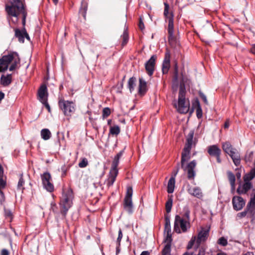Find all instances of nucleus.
<instances>
[{
    "label": "nucleus",
    "instance_id": "nucleus-2",
    "mask_svg": "<svg viewBox=\"0 0 255 255\" xmlns=\"http://www.w3.org/2000/svg\"><path fill=\"white\" fill-rule=\"evenodd\" d=\"M74 194L71 188L63 191L61 198L60 206V212L64 218L66 217L67 212L73 205Z\"/></svg>",
    "mask_w": 255,
    "mask_h": 255
},
{
    "label": "nucleus",
    "instance_id": "nucleus-24",
    "mask_svg": "<svg viewBox=\"0 0 255 255\" xmlns=\"http://www.w3.org/2000/svg\"><path fill=\"white\" fill-rule=\"evenodd\" d=\"M254 212L255 211L251 208L248 209V206L247 205L246 209L243 212L239 213L237 216L240 218H242L245 216H247L248 218H252L254 215Z\"/></svg>",
    "mask_w": 255,
    "mask_h": 255
},
{
    "label": "nucleus",
    "instance_id": "nucleus-48",
    "mask_svg": "<svg viewBox=\"0 0 255 255\" xmlns=\"http://www.w3.org/2000/svg\"><path fill=\"white\" fill-rule=\"evenodd\" d=\"M180 164L179 162H178L177 163V165L176 166V168L175 169H174L173 171H172V175H171V177L170 178H173V179H175V177L177 175V174H178V172H179V166H180Z\"/></svg>",
    "mask_w": 255,
    "mask_h": 255
},
{
    "label": "nucleus",
    "instance_id": "nucleus-57",
    "mask_svg": "<svg viewBox=\"0 0 255 255\" xmlns=\"http://www.w3.org/2000/svg\"><path fill=\"white\" fill-rule=\"evenodd\" d=\"M192 106L193 108L196 109L199 107H201L200 104V102L198 99H196L195 101L193 102Z\"/></svg>",
    "mask_w": 255,
    "mask_h": 255
},
{
    "label": "nucleus",
    "instance_id": "nucleus-49",
    "mask_svg": "<svg viewBox=\"0 0 255 255\" xmlns=\"http://www.w3.org/2000/svg\"><path fill=\"white\" fill-rule=\"evenodd\" d=\"M6 181L3 179V177H0V190H1L5 188Z\"/></svg>",
    "mask_w": 255,
    "mask_h": 255
},
{
    "label": "nucleus",
    "instance_id": "nucleus-30",
    "mask_svg": "<svg viewBox=\"0 0 255 255\" xmlns=\"http://www.w3.org/2000/svg\"><path fill=\"white\" fill-rule=\"evenodd\" d=\"M255 177V169H251L250 171L246 174L244 177V181L251 182V180Z\"/></svg>",
    "mask_w": 255,
    "mask_h": 255
},
{
    "label": "nucleus",
    "instance_id": "nucleus-64",
    "mask_svg": "<svg viewBox=\"0 0 255 255\" xmlns=\"http://www.w3.org/2000/svg\"><path fill=\"white\" fill-rule=\"evenodd\" d=\"M140 255H149L148 251H143Z\"/></svg>",
    "mask_w": 255,
    "mask_h": 255
},
{
    "label": "nucleus",
    "instance_id": "nucleus-1",
    "mask_svg": "<svg viewBox=\"0 0 255 255\" xmlns=\"http://www.w3.org/2000/svg\"><path fill=\"white\" fill-rule=\"evenodd\" d=\"M5 11L6 13L7 19L14 24H16L18 21V17L22 15V24L23 28L20 30L15 28V37L17 38L20 43L24 42V34L26 30L25 28L27 11L26 5L21 0H10L5 5Z\"/></svg>",
    "mask_w": 255,
    "mask_h": 255
},
{
    "label": "nucleus",
    "instance_id": "nucleus-23",
    "mask_svg": "<svg viewBox=\"0 0 255 255\" xmlns=\"http://www.w3.org/2000/svg\"><path fill=\"white\" fill-rule=\"evenodd\" d=\"M88 0H82L81 3V6L79 10V14L83 17L84 20L86 19V14L88 9Z\"/></svg>",
    "mask_w": 255,
    "mask_h": 255
},
{
    "label": "nucleus",
    "instance_id": "nucleus-43",
    "mask_svg": "<svg viewBox=\"0 0 255 255\" xmlns=\"http://www.w3.org/2000/svg\"><path fill=\"white\" fill-rule=\"evenodd\" d=\"M120 132V128L118 126L111 127L110 129V134L118 135Z\"/></svg>",
    "mask_w": 255,
    "mask_h": 255
},
{
    "label": "nucleus",
    "instance_id": "nucleus-8",
    "mask_svg": "<svg viewBox=\"0 0 255 255\" xmlns=\"http://www.w3.org/2000/svg\"><path fill=\"white\" fill-rule=\"evenodd\" d=\"M132 187H128L126 195L124 200V209L129 214H131L133 213V204L132 202Z\"/></svg>",
    "mask_w": 255,
    "mask_h": 255
},
{
    "label": "nucleus",
    "instance_id": "nucleus-32",
    "mask_svg": "<svg viewBox=\"0 0 255 255\" xmlns=\"http://www.w3.org/2000/svg\"><path fill=\"white\" fill-rule=\"evenodd\" d=\"M190 210L188 207V206L186 205L184 206L183 208V214L182 217L183 219H184L186 221H189L190 222Z\"/></svg>",
    "mask_w": 255,
    "mask_h": 255
},
{
    "label": "nucleus",
    "instance_id": "nucleus-33",
    "mask_svg": "<svg viewBox=\"0 0 255 255\" xmlns=\"http://www.w3.org/2000/svg\"><path fill=\"white\" fill-rule=\"evenodd\" d=\"M175 184V179L173 178H170L168 181L167 185V191L168 193L171 194L174 192Z\"/></svg>",
    "mask_w": 255,
    "mask_h": 255
},
{
    "label": "nucleus",
    "instance_id": "nucleus-12",
    "mask_svg": "<svg viewBox=\"0 0 255 255\" xmlns=\"http://www.w3.org/2000/svg\"><path fill=\"white\" fill-rule=\"evenodd\" d=\"M207 152L210 156L216 157L218 163H221L222 160L220 156L222 151L217 145L214 144L209 146L207 148Z\"/></svg>",
    "mask_w": 255,
    "mask_h": 255
},
{
    "label": "nucleus",
    "instance_id": "nucleus-9",
    "mask_svg": "<svg viewBox=\"0 0 255 255\" xmlns=\"http://www.w3.org/2000/svg\"><path fill=\"white\" fill-rule=\"evenodd\" d=\"M15 57H18V53L16 52H11L0 58V72L5 71L8 69V65Z\"/></svg>",
    "mask_w": 255,
    "mask_h": 255
},
{
    "label": "nucleus",
    "instance_id": "nucleus-62",
    "mask_svg": "<svg viewBox=\"0 0 255 255\" xmlns=\"http://www.w3.org/2000/svg\"><path fill=\"white\" fill-rule=\"evenodd\" d=\"M229 126H230V122H229V120H228L225 122V123L224 124V128H229Z\"/></svg>",
    "mask_w": 255,
    "mask_h": 255
},
{
    "label": "nucleus",
    "instance_id": "nucleus-17",
    "mask_svg": "<svg viewBox=\"0 0 255 255\" xmlns=\"http://www.w3.org/2000/svg\"><path fill=\"white\" fill-rule=\"evenodd\" d=\"M118 173V170H113L111 169L108 175V177L105 181V183L106 184L108 188H110L113 185Z\"/></svg>",
    "mask_w": 255,
    "mask_h": 255
},
{
    "label": "nucleus",
    "instance_id": "nucleus-3",
    "mask_svg": "<svg viewBox=\"0 0 255 255\" xmlns=\"http://www.w3.org/2000/svg\"><path fill=\"white\" fill-rule=\"evenodd\" d=\"M186 89L184 83H180L178 99V106L175 105L178 112L180 114H186L190 107L189 101L186 102Z\"/></svg>",
    "mask_w": 255,
    "mask_h": 255
},
{
    "label": "nucleus",
    "instance_id": "nucleus-6",
    "mask_svg": "<svg viewBox=\"0 0 255 255\" xmlns=\"http://www.w3.org/2000/svg\"><path fill=\"white\" fill-rule=\"evenodd\" d=\"M164 15L166 18L168 19V39L170 40L173 38L174 36V15L172 12L170 13H169V5L167 2L164 3Z\"/></svg>",
    "mask_w": 255,
    "mask_h": 255
},
{
    "label": "nucleus",
    "instance_id": "nucleus-45",
    "mask_svg": "<svg viewBox=\"0 0 255 255\" xmlns=\"http://www.w3.org/2000/svg\"><path fill=\"white\" fill-rule=\"evenodd\" d=\"M253 155H254V152L253 151H250V152H247L244 159L246 161V162H250L252 161L253 158Z\"/></svg>",
    "mask_w": 255,
    "mask_h": 255
},
{
    "label": "nucleus",
    "instance_id": "nucleus-63",
    "mask_svg": "<svg viewBox=\"0 0 255 255\" xmlns=\"http://www.w3.org/2000/svg\"><path fill=\"white\" fill-rule=\"evenodd\" d=\"M124 150H122L121 151H120L117 155L116 156H117L118 157H119L120 158H121L122 155H123V153H124Z\"/></svg>",
    "mask_w": 255,
    "mask_h": 255
},
{
    "label": "nucleus",
    "instance_id": "nucleus-58",
    "mask_svg": "<svg viewBox=\"0 0 255 255\" xmlns=\"http://www.w3.org/2000/svg\"><path fill=\"white\" fill-rule=\"evenodd\" d=\"M9 253L6 249H2L1 252V255H9Z\"/></svg>",
    "mask_w": 255,
    "mask_h": 255
},
{
    "label": "nucleus",
    "instance_id": "nucleus-10",
    "mask_svg": "<svg viewBox=\"0 0 255 255\" xmlns=\"http://www.w3.org/2000/svg\"><path fill=\"white\" fill-rule=\"evenodd\" d=\"M196 165V160H193L186 165L185 163L183 164V166H181V168L183 170V171L187 172V178L189 180H191L194 179L196 176V171L195 169Z\"/></svg>",
    "mask_w": 255,
    "mask_h": 255
},
{
    "label": "nucleus",
    "instance_id": "nucleus-5",
    "mask_svg": "<svg viewBox=\"0 0 255 255\" xmlns=\"http://www.w3.org/2000/svg\"><path fill=\"white\" fill-rule=\"evenodd\" d=\"M190 227V224L189 221H186L179 215L175 217L174 223V231L178 234L181 232L185 233L187 231Z\"/></svg>",
    "mask_w": 255,
    "mask_h": 255
},
{
    "label": "nucleus",
    "instance_id": "nucleus-39",
    "mask_svg": "<svg viewBox=\"0 0 255 255\" xmlns=\"http://www.w3.org/2000/svg\"><path fill=\"white\" fill-rule=\"evenodd\" d=\"M178 80V67L177 63L176 62L174 66V75L173 81L174 83H177Z\"/></svg>",
    "mask_w": 255,
    "mask_h": 255
},
{
    "label": "nucleus",
    "instance_id": "nucleus-27",
    "mask_svg": "<svg viewBox=\"0 0 255 255\" xmlns=\"http://www.w3.org/2000/svg\"><path fill=\"white\" fill-rule=\"evenodd\" d=\"M195 250H196L197 253L195 254L193 252V255H205L207 247L205 246H201V245L196 244Z\"/></svg>",
    "mask_w": 255,
    "mask_h": 255
},
{
    "label": "nucleus",
    "instance_id": "nucleus-59",
    "mask_svg": "<svg viewBox=\"0 0 255 255\" xmlns=\"http://www.w3.org/2000/svg\"><path fill=\"white\" fill-rule=\"evenodd\" d=\"M139 28L142 30L144 28V23L141 19L140 20L138 24Z\"/></svg>",
    "mask_w": 255,
    "mask_h": 255
},
{
    "label": "nucleus",
    "instance_id": "nucleus-18",
    "mask_svg": "<svg viewBox=\"0 0 255 255\" xmlns=\"http://www.w3.org/2000/svg\"><path fill=\"white\" fill-rule=\"evenodd\" d=\"M233 208L236 211L241 210L245 205V201L240 196H234L232 199Z\"/></svg>",
    "mask_w": 255,
    "mask_h": 255
},
{
    "label": "nucleus",
    "instance_id": "nucleus-34",
    "mask_svg": "<svg viewBox=\"0 0 255 255\" xmlns=\"http://www.w3.org/2000/svg\"><path fill=\"white\" fill-rule=\"evenodd\" d=\"M248 208H251L254 211H255V191L253 192L251 194V198L248 202Z\"/></svg>",
    "mask_w": 255,
    "mask_h": 255
},
{
    "label": "nucleus",
    "instance_id": "nucleus-13",
    "mask_svg": "<svg viewBox=\"0 0 255 255\" xmlns=\"http://www.w3.org/2000/svg\"><path fill=\"white\" fill-rule=\"evenodd\" d=\"M171 54L169 50L166 49L164 59L162 63V72L163 74H167L170 68Z\"/></svg>",
    "mask_w": 255,
    "mask_h": 255
},
{
    "label": "nucleus",
    "instance_id": "nucleus-36",
    "mask_svg": "<svg viewBox=\"0 0 255 255\" xmlns=\"http://www.w3.org/2000/svg\"><path fill=\"white\" fill-rule=\"evenodd\" d=\"M122 42L121 46L124 47L128 42V34L127 30H125L123 35H122Z\"/></svg>",
    "mask_w": 255,
    "mask_h": 255
},
{
    "label": "nucleus",
    "instance_id": "nucleus-40",
    "mask_svg": "<svg viewBox=\"0 0 255 255\" xmlns=\"http://www.w3.org/2000/svg\"><path fill=\"white\" fill-rule=\"evenodd\" d=\"M171 245L165 244L162 250V255H171Z\"/></svg>",
    "mask_w": 255,
    "mask_h": 255
},
{
    "label": "nucleus",
    "instance_id": "nucleus-35",
    "mask_svg": "<svg viewBox=\"0 0 255 255\" xmlns=\"http://www.w3.org/2000/svg\"><path fill=\"white\" fill-rule=\"evenodd\" d=\"M24 180L23 178V174H20L17 186V190L21 191V192L24 189V187H23V185H24Z\"/></svg>",
    "mask_w": 255,
    "mask_h": 255
},
{
    "label": "nucleus",
    "instance_id": "nucleus-7",
    "mask_svg": "<svg viewBox=\"0 0 255 255\" xmlns=\"http://www.w3.org/2000/svg\"><path fill=\"white\" fill-rule=\"evenodd\" d=\"M58 105L66 116L71 117L75 111L76 105L72 101H65L61 99L58 101Z\"/></svg>",
    "mask_w": 255,
    "mask_h": 255
},
{
    "label": "nucleus",
    "instance_id": "nucleus-25",
    "mask_svg": "<svg viewBox=\"0 0 255 255\" xmlns=\"http://www.w3.org/2000/svg\"><path fill=\"white\" fill-rule=\"evenodd\" d=\"M12 82V75L7 74L6 76L2 75L0 78V84L4 87L8 86Z\"/></svg>",
    "mask_w": 255,
    "mask_h": 255
},
{
    "label": "nucleus",
    "instance_id": "nucleus-11",
    "mask_svg": "<svg viewBox=\"0 0 255 255\" xmlns=\"http://www.w3.org/2000/svg\"><path fill=\"white\" fill-rule=\"evenodd\" d=\"M42 183L44 188L48 192H52L54 187L51 183V176L49 172H45L41 175Z\"/></svg>",
    "mask_w": 255,
    "mask_h": 255
},
{
    "label": "nucleus",
    "instance_id": "nucleus-16",
    "mask_svg": "<svg viewBox=\"0 0 255 255\" xmlns=\"http://www.w3.org/2000/svg\"><path fill=\"white\" fill-rule=\"evenodd\" d=\"M253 188L252 182L244 181L243 184L240 183L237 189V192L239 195L246 194Z\"/></svg>",
    "mask_w": 255,
    "mask_h": 255
},
{
    "label": "nucleus",
    "instance_id": "nucleus-61",
    "mask_svg": "<svg viewBox=\"0 0 255 255\" xmlns=\"http://www.w3.org/2000/svg\"><path fill=\"white\" fill-rule=\"evenodd\" d=\"M250 51L252 53L255 55V44L252 45Z\"/></svg>",
    "mask_w": 255,
    "mask_h": 255
},
{
    "label": "nucleus",
    "instance_id": "nucleus-51",
    "mask_svg": "<svg viewBox=\"0 0 255 255\" xmlns=\"http://www.w3.org/2000/svg\"><path fill=\"white\" fill-rule=\"evenodd\" d=\"M88 164V160L86 158H83L79 163V166L80 168H84Z\"/></svg>",
    "mask_w": 255,
    "mask_h": 255
},
{
    "label": "nucleus",
    "instance_id": "nucleus-52",
    "mask_svg": "<svg viewBox=\"0 0 255 255\" xmlns=\"http://www.w3.org/2000/svg\"><path fill=\"white\" fill-rule=\"evenodd\" d=\"M123 238V233L122 230L121 229H119L118 232V237L117 240V244H118L119 246H121V241Z\"/></svg>",
    "mask_w": 255,
    "mask_h": 255
},
{
    "label": "nucleus",
    "instance_id": "nucleus-21",
    "mask_svg": "<svg viewBox=\"0 0 255 255\" xmlns=\"http://www.w3.org/2000/svg\"><path fill=\"white\" fill-rule=\"evenodd\" d=\"M38 95L39 97V100L40 102L44 101L45 99H47V88L45 85H42L40 87L38 91Z\"/></svg>",
    "mask_w": 255,
    "mask_h": 255
},
{
    "label": "nucleus",
    "instance_id": "nucleus-50",
    "mask_svg": "<svg viewBox=\"0 0 255 255\" xmlns=\"http://www.w3.org/2000/svg\"><path fill=\"white\" fill-rule=\"evenodd\" d=\"M218 243L219 245L225 247L227 245L228 241L227 240L225 239L224 237H221L218 240Z\"/></svg>",
    "mask_w": 255,
    "mask_h": 255
},
{
    "label": "nucleus",
    "instance_id": "nucleus-28",
    "mask_svg": "<svg viewBox=\"0 0 255 255\" xmlns=\"http://www.w3.org/2000/svg\"><path fill=\"white\" fill-rule=\"evenodd\" d=\"M227 175H228V179H229V182L231 184V190H235V181H236L235 176L234 174V173L230 171H228L227 172Z\"/></svg>",
    "mask_w": 255,
    "mask_h": 255
},
{
    "label": "nucleus",
    "instance_id": "nucleus-4",
    "mask_svg": "<svg viewBox=\"0 0 255 255\" xmlns=\"http://www.w3.org/2000/svg\"><path fill=\"white\" fill-rule=\"evenodd\" d=\"M194 134V131L191 130L187 136L186 142L181 154V162L180 163L181 166H183V164L186 163L191 158L190 152L193 143Z\"/></svg>",
    "mask_w": 255,
    "mask_h": 255
},
{
    "label": "nucleus",
    "instance_id": "nucleus-26",
    "mask_svg": "<svg viewBox=\"0 0 255 255\" xmlns=\"http://www.w3.org/2000/svg\"><path fill=\"white\" fill-rule=\"evenodd\" d=\"M136 79L134 77H130L128 82V88L129 89L130 93H132L134 90L136 86Z\"/></svg>",
    "mask_w": 255,
    "mask_h": 255
},
{
    "label": "nucleus",
    "instance_id": "nucleus-37",
    "mask_svg": "<svg viewBox=\"0 0 255 255\" xmlns=\"http://www.w3.org/2000/svg\"><path fill=\"white\" fill-rule=\"evenodd\" d=\"M171 232L170 218L166 216H165L164 233Z\"/></svg>",
    "mask_w": 255,
    "mask_h": 255
},
{
    "label": "nucleus",
    "instance_id": "nucleus-14",
    "mask_svg": "<svg viewBox=\"0 0 255 255\" xmlns=\"http://www.w3.org/2000/svg\"><path fill=\"white\" fill-rule=\"evenodd\" d=\"M157 59L156 55H153L151 56L150 59L145 63V68L147 72V74L151 76L153 75L155 66V61Z\"/></svg>",
    "mask_w": 255,
    "mask_h": 255
},
{
    "label": "nucleus",
    "instance_id": "nucleus-54",
    "mask_svg": "<svg viewBox=\"0 0 255 255\" xmlns=\"http://www.w3.org/2000/svg\"><path fill=\"white\" fill-rule=\"evenodd\" d=\"M199 96L202 99V100L203 101L204 103L205 104H208V101L206 96L202 92H200L199 93Z\"/></svg>",
    "mask_w": 255,
    "mask_h": 255
},
{
    "label": "nucleus",
    "instance_id": "nucleus-31",
    "mask_svg": "<svg viewBox=\"0 0 255 255\" xmlns=\"http://www.w3.org/2000/svg\"><path fill=\"white\" fill-rule=\"evenodd\" d=\"M41 138L44 140H48L51 137V133L48 128H43L40 131Z\"/></svg>",
    "mask_w": 255,
    "mask_h": 255
},
{
    "label": "nucleus",
    "instance_id": "nucleus-15",
    "mask_svg": "<svg viewBox=\"0 0 255 255\" xmlns=\"http://www.w3.org/2000/svg\"><path fill=\"white\" fill-rule=\"evenodd\" d=\"M209 235V229H205L204 228H202L201 231L199 232L196 237V244L199 245H201L202 243L206 242Z\"/></svg>",
    "mask_w": 255,
    "mask_h": 255
},
{
    "label": "nucleus",
    "instance_id": "nucleus-20",
    "mask_svg": "<svg viewBox=\"0 0 255 255\" xmlns=\"http://www.w3.org/2000/svg\"><path fill=\"white\" fill-rule=\"evenodd\" d=\"M146 82L142 78L139 79V85L138 87V94L141 96H144L147 91Z\"/></svg>",
    "mask_w": 255,
    "mask_h": 255
},
{
    "label": "nucleus",
    "instance_id": "nucleus-46",
    "mask_svg": "<svg viewBox=\"0 0 255 255\" xmlns=\"http://www.w3.org/2000/svg\"><path fill=\"white\" fill-rule=\"evenodd\" d=\"M111 114V110L109 108L106 107L103 109L102 112V117L103 119L107 118Z\"/></svg>",
    "mask_w": 255,
    "mask_h": 255
},
{
    "label": "nucleus",
    "instance_id": "nucleus-60",
    "mask_svg": "<svg viewBox=\"0 0 255 255\" xmlns=\"http://www.w3.org/2000/svg\"><path fill=\"white\" fill-rule=\"evenodd\" d=\"M4 176V171L2 165L0 164V177Z\"/></svg>",
    "mask_w": 255,
    "mask_h": 255
},
{
    "label": "nucleus",
    "instance_id": "nucleus-56",
    "mask_svg": "<svg viewBox=\"0 0 255 255\" xmlns=\"http://www.w3.org/2000/svg\"><path fill=\"white\" fill-rule=\"evenodd\" d=\"M5 201V196L2 190H0V205H2Z\"/></svg>",
    "mask_w": 255,
    "mask_h": 255
},
{
    "label": "nucleus",
    "instance_id": "nucleus-41",
    "mask_svg": "<svg viewBox=\"0 0 255 255\" xmlns=\"http://www.w3.org/2000/svg\"><path fill=\"white\" fill-rule=\"evenodd\" d=\"M166 236L164 239L163 242L166 245H171L172 242V234L171 232H166Z\"/></svg>",
    "mask_w": 255,
    "mask_h": 255
},
{
    "label": "nucleus",
    "instance_id": "nucleus-19",
    "mask_svg": "<svg viewBox=\"0 0 255 255\" xmlns=\"http://www.w3.org/2000/svg\"><path fill=\"white\" fill-rule=\"evenodd\" d=\"M187 191L189 194L199 199H201L203 197V193L201 189L198 187H188Z\"/></svg>",
    "mask_w": 255,
    "mask_h": 255
},
{
    "label": "nucleus",
    "instance_id": "nucleus-55",
    "mask_svg": "<svg viewBox=\"0 0 255 255\" xmlns=\"http://www.w3.org/2000/svg\"><path fill=\"white\" fill-rule=\"evenodd\" d=\"M42 104L45 107L49 112H50L51 109L48 103L47 99H45L44 101L41 102Z\"/></svg>",
    "mask_w": 255,
    "mask_h": 255
},
{
    "label": "nucleus",
    "instance_id": "nucleus-38",
    "mask_svg": "<svg viewBox=\"0 0 255 255\" xmlns=\"http://www.w3.org/2000/svg\"><path fill=\"white\" fill-rule=\"evenodd\" d=\"M173 199L172 197L168 198L167 201L165 203V209L167 213H169L171 212V208L172 207Z\"/></svg>",
    "mask_w": 255,
    "mask_h": 255
},
{
    "label": "nucleus",
    "instance_id": "nucleus-22",
    "mask_svg": "<svg viewBox=\"0 0 255 255\" xmlns=\"http://www.w3.org/2000/svg\"><path fill=\"white\" fill-rule=\"evenodd\" d=\"M229 155L233 160L234 164L236 166H239L241 163V158L240 154L237 150L235 148Z\"/></svg>",
    "mask_w": 255,
    "mask_h": 255
},
{
    "label": "nucleus",
    "instance_id": "nucleus-53",
    "mask_svg": "<svg viewBox=\"0 0 255 255\" xmlns=\"http://www.w3.org/2000/svg\"><path fill=\"white\" fill-rule=\"evenodd\" d=\"M196 115L198 119H201L202 117L203 114L201 107H199L197 108Z\"/></svg>",
    "mask_w": 255,
    "mask_h": 255
},
{
    "label": "nucleus",
    "instance_id": "nucleus-42",
    "mask_svg": "<svg viewBox=\"0 0 255 255\" xmlns=\"http://www.w3.org/2000/svg\"><path fill=\"white\" fill-rule=\"evenodd\" d=\"M120 158L118 157L117 156H115L114 160L112 162L111 169L113 170H118V166L119 164Z\"/></svg>",
    "mask_w": 255,
    "mask_h": 255
},
{
    "label": "nucleus",
    "instance_id": "nucleus-47",
    "mask_svg": "<svg viewBox=\"0 0 255 255\" xmlns=\"http://www.w3.org/2000/svg\"><path fill=\"white\" fill-rule=\"evenodd\" d=\"M196 243V236H193L189 242L187 246V249L189 250L191 249L194 245V244Z\"/></svg>",
    "mask_w": 255,
    "mask_h": 255
},
{
    "label": "nucleus",
    "instance_id": "nucleus-29",
    "mask_svg": "<svg viewBox=\"0 0 255 255\" xmlns=\"http://www.w3.org/2000/svg\"><path fill=\"white\" fill-rule=\"evenodd\" d=\"M222 147L224 151L228 154H229L235 149L233 147L231 143L229 141L223 142L222 143Z\"/></svg>",
    "mask_w": 255,
    "mask_h": 255
},
{
    "label": "nucleus",
    "instance_id": "nucleus-44",
    "mask_svg": "<svg viewBox=\"0 0 255 255\" xmlns=\"http://www.w3.org/2000/svg\"><path fill=\"white\" fill-rule=\"evenodd\" d=\"M13 60L14 62L12 63L9 68V70L10 71L14 70L16 68L17 64L20 62V58L18 55V57H15Z\"/></svg>",
    "mask_w": 255,
    "mask_h": 255
}]
</instances>
